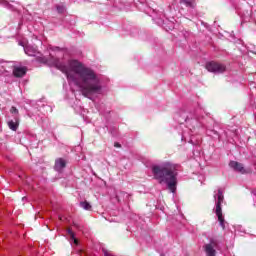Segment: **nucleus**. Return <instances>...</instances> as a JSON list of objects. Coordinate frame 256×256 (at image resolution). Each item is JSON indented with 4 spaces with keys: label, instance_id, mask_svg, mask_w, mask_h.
Here are the masks:
<instances>
[{
    "label": "nucleus",
    "instance_id": "obj_1",
    "mask_svg": "<svg viewBox=\"0 0 256 256\" xmlns=\"http://www.w3.org/2000/svg\"><path fill=\"white\" fill-rule=\"evenodd\" d=\"M56 69L66 74L67 80L72 81L79 87L84 97H90L101 91V80L97 73L91 68L85 67L77 60H69L67 64L56 59L54 61Z\"/></svg>",
    "mask_w": 256,
    "mask_h": 256
},
{
    "label": "nucleus",
    "instance_id": "obj_2",
    "mask_svg": "<svg viewBox=\"0 0 256 256\" xmlns=\"http://www.w3.org/2000/svg\"><path fill=\"white\" fill-rule=\"evenodd\" d=\"M179 167V164H173L171 162L152 166L154 179L159 181V183H166L168 189H170L172 193H175V191H177V175Z\"/></svg>",
    "mask_w": 256,
    "mask_h": 256
},
{
    "label": "nucleus",
    "instance_id": "obj_3",
    "mask_svg": "<svg viewBox=\"0 0 256 256\" xmlns=\"http://www.w3.org/2000/svg\"><path fill=\"white\" fill-rule=\"evenodd\" d=\"M215 199V214L218 218V221L222 227V229H225V218L223 217V210L221 208V205L223 204V201L225 200V197L223 196V190L218 189L217 195H214Z\"/></svg>",
    "mask_w": 256,
    "mask_h": 256
},
{
    "label": "nucleus",
    "instance_id": "obj_4",
    "mask_svg": "<svg viewBox=\"0 0 256 256\" xmlns=\"http://www.w3.org/2000/svg\"><path fill=\"white\" fill-rule=\"evenodd\" d=\"M205 67L209 73H225V71H227V66H225V64L215 61L207 62Z\"/></svg>",
    "mask_w": 256,
    "mask_h": 256
},
{
    "label": "nucleus",
    "instance_id": "obj_5",
    "mask_svg": "<svg viewBox=\"0 0 256 256\" xmlns=\"http://www.w3.org/2000/svg\"><path fill=\"white\" fill-rule=\"evenodd\" d=\"M218 247L219 243L216 240H210V243L204 245V251L207 256H215L217 255Z\"/></svg>",
    "mask_w": 256,
    "mask_h": 256
},
{
    "label": "nucleus",
    "instance_id": "obj_6",
    "mask_svg": "<svg viewBox=\"0 0 256 256\" xmlns=\"http://www.w3.org/2000/svg\"><path fill=\"white\" fill-rule=\"evenodd\" d=\"M229 166L231 167V169L235 170L237 173H241L242 175H245V173H249V171L245 169V166L237 161H231L229 163Z\"/></svg>",
    "mask_w": 256,
    "mask_h": 256
},
{
    "label": "nucleus",
    "instance_id": "obj_7",
    "mask_svg": "<svg viewBox=\"0 0 256 256\" xmlns=\"http://www.w3.org/2000/svg\"><path fill=\"white\" fill-rule=\"evenodd\" d=\"M24 51L29 57H37L39 55V50H37V47L32 45L25 46Z\"/></svg>",
    "mask_w": 256,
    "mask_h": 256
},
{
    "label": "nucleus",
    "instance_id": "obj_8",
    "mask_svg": "<svg viewBox=\"0 0 256 256\" xmlns=\"http://www.w3.org/2000/svg\"><path fill=\"white\" fill-rule=\"evenodd\" d=\"M27 74V67H20V66H15L13 68V75L14 77H25Z\"/></svg>",
    "mask_w": 256,
    "mask_h": 256
},
{
    "label": "nucleus",
    "instance_id": "obj_9",
    "mask_svg": "<svg viewBox=\"0 0 256 256\" xmlns=\"http://www.w3.org/2000/svg\"><path fill=\"white\" fill-rule=\"evenodd\" d=\"M67 165V162H65V159L63 158H58L56 161H55V166H54V169L56 171H63V169H65Z\"/></svg>",
    "mask_w": 256,
    "mask_h": 256
},
{
    "label": "nucleus",
    "instance_id": "obj_10",
    "mask_svg": "<svg viewBox=\"0 0 256 256\" xmlns=\"http://www.w3.org/2000/svg\"><path fill=\"white\" fill-rule=\"evenodd\" d=\"M8 126L9 129H11L12 131H17V129L19 128V120L16 119L15 122L13 120L9 121Z\"/></svg>",
    "mask_w": 256,
    "mask_h": 256
},
{
    "label": "nucleus",
    "instance_id": "obj_11",
    "mask_svg": "<svg viewBox=\"0 0 256 256\" xmlns=\"http://www.w3.org/2000/svg\"><path fill=\"white\" fill-rule=\"evenodd\" d=\"M80 207L86 211H91V204L87 201L80 202Z\"/></svg>",
    "mask_w": 256,
    "mask_h": 256
},
{
    "label": "nucleus",
    "instance_id": "obj_12",
    "mask_svg": "<svg viewBox=\"0 0 256 256\" xmlns=\"http://www.w3.org/2000/svg\"><path fill=\"white\" fill-rule=\"evenodd\" d=\"M67 233H68V235L70 236V238L73 239L75 245H78L79 242H78L77 239L75 238V233L71 230V228H68V229H67Z\"/></svg>",
    "mask_w": 256,
    "mask_h": 256
},
{
    "label": "nucleus",
    "instance_id": "obj_13",
    "mask_svg": "<svg viewBox=\"0 0 256 256\" xmlns=\"http://www.w3.org/2000/svg\"><path fill=\"white\" fill-rule=\"evenodd\" d=\"M181 3H184L186 7H193V0H180Z\"/></svg>",
    "mask_w": 256,
    "mask_h": 256
},
{
    "label": "nucleus",
    "instance_id": "obj_14",
    "mask_svg": "<svg viewBox=\"0 0 256 256\" xmlns=\"http://www.w3.org/2000/svg\"><path fill=\"white\" fill-rule=\"evenodd\" d=\"M56 9H57L58 13H65V6H63V5L56 6Z\"/></svg>",
    "mask_w": 256,
    "mask_h": 256
},
{
    "label": "nucleus",
    "instance_id": "obj_15",
    "mask_svg": "<svg viewBox=\"0 0 256 256\" xmlns=\"http://www.w3.org/2000/svg\"><path fill=\"white\" fill-rule=\"evenodd\" d=\"M10 113H16L19 114V110H17V108L15 106H12V108L10 109Z\"/></svg>",
    "mask_w": 256,
    "mask_h": 256
},
{
    "label": "nucleus",
    "instance_id": "obj_16",
    "mask_svg": "<svg viewBox=\"0 0 256 256\" xmlns=\"http://www.w3.org/2000/svg\"><path fill=\"white\" fill-rule=\"evenodd\" d=\"M114 147L120 148V147H121V144H119L118 142H115V143H114Z\"/></svg>",
    "mask_w": 256,
    "mask_h": 256
},
{
    "label": "nucleus",
    "instance_id": "obj_17",
    "mask_svg": "<svg viewBox=\"0 0 256 256\" xmlns=\"http://www.w3.org/2000/svg\"><path fill=\"white\" fill-rule=\"evenodd\" d=\"M0 3H2V4H6V3H7V1H5V0H0Z\"/></svg>",
    "mask_w": 256,
    "mask_h": 256
}]
</instances>
